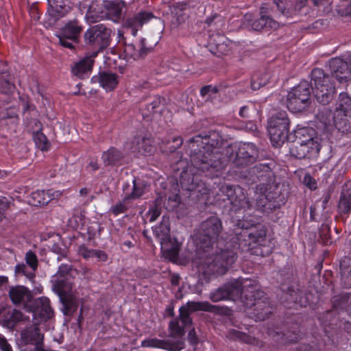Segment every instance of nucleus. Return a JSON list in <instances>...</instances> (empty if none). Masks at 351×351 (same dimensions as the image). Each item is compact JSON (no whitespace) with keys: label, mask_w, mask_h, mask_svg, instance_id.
I'll list each match as a JSON object with an SVG mask.
<instances>
[{"label":"nucleus","mask_w":351,"mask_h":351,"mask_svg":"<svg viewBox=\"0 0 351 351\" xmlns=\"http://www.w3.org/2000/svg\"><path fill=\"white\" fill-rule=\"evenodd\" d=\"M53 288L56 289L60 296L64 306V313L72 315L75 313L78 307L77 300L73 295L66 293L71 289V287L62 279H58L54 280Z\"/></svg>","instance_id":"obj_14"},{"label":"nucleus","mask_w":351,"mask_h":351,"mask_svg":"<svg viewBox=\"0 0 351 351\" xmlns=\"http://www.w3.org/2000/svg\"><path fill=\"white\" fill-rule=\"evenodd\" d=\"M289 120L285 111L273 114L267 123L270 140L274 147H280L287 138Z\"/></svg>","instance_id":"obj_9"},{"label":"nucleus","mask_w":351,"mask_h":351,"mask_svg":"<svg viewBox=\"0 0 351 351\" xmlns=\"http://www.w3.org/2000/svg\"><path fill=\"white\" fill-rule=\"evenodd\" d=\"M315 6H319L327 0H311ZM336 4V10L341 16H351V0H332Z\"/></svg>","instance_id":"obj_32"},{"label":"nucleus","mask_w":351,"mask_h":351,"mask_svg":"<svg viewBox=\"0 0 351 351\" xmlns=\"http://www.w3.org/2000/svg\"><path fill=\"white\" fill-rule=\"evenodd\" d=\"M147 215L149 217V221L153 222L156 221L160 216V210L158 208L154 206L149 209V210L147 213Z\"/></svg>","instance_id":"obj_54"},{"label":"nucleus","mask_w":351,"mask_h":351,"mask_svg":"<svg viewBox=\"0 0 351 351\" xmlns=\"http://www.w3.org/2000/svg\"><path fill=\"white\" fill-rule=\"evenodd\" d=\"M239 115L244 118L250 117L248 106H242L239 110Z\"/></svg>","instance_id":"obj_61"},{"label":"nucleus","mask_w":351,"mask_h":351,"mask_svg":"<svg viewBox=\"0 0 351 351\" xmlns=\"http://www.w3.org/2000/svg\"><path fill=\"white\" fill-rule=\"evenodd\" d=\"M221 142V136L215 131H209L206 134H199L189 140V143L204 145L202 149L191 154V162L195 169L205 173L206 176H219L226 166V160L218 148Z\"/></svg>","instance_id":"obj_2"},{"label":"nucleus","mask_w":351,"mask_h":351,"mask_svg":"<svg viewBox=\"0 0 351 351\" xmlns=\"http://www.w3.org/2000/svg\"><path fill=\"white\" fill-rule=\"evenodd\" d=\"M273 2L281 14L288 18L296 14L304 8L307 0H296L294 6L290 3V0H273Z\"/></svg>","instance_id":"obj_21"},{"label":"nucleus","mask_w":351,"mask_h":351,"mask_svg":"<svg viewBox=\"0 0 351 351\" xmlns=\"http://www.w3.org/2000/svg\"><path fill=\"white\" fill-rule=\"evenodd\" d=\"M311 86L319 103L326 105L333 99L335 86L323 69L316 68L311 71Z\"/></svg>","instance_id":"obj_8"},{"label":"nucleus","mask_w":351,"mask_h":351,"mask_svg":"<svg viewBox=\"0 0 351 351\" xmlns=\"http://www.w3.org/2000/svg\"><path fill=\"white\" fill-rule=\"evenodd\" d=\"M130 201V199H125V196L121 202H117L111 207L110 212L114 215L125 213L129 208L128 204Z\"/></svg>","instance_id":"obj_44"},{"label":"nucleus","mask_w":351,"mask_h":351,"mask_svg":"<svg viewBox=\"0 0 351 351\" xmlns=\"http://www.w3.org/2000/svg\"><path fill=\"white\" fill-rule=\"evenodd\" d=\"M22 338L25 343L35 345L38 348L43 341V335L37 326L30 327L22 333Z\"/></svg>","instance_id":"obj_28"},{"label":"nucleus","mask_w":351,"mask_h":351,"mask_svg":"<svg viewBox=\"0 0 351 351\" xmlns=\"http://www.w3.org/2000/svg\"><path fill=\"white\" fill-rule=\"evenodd\" d=\"M82 28L79 25L78 22L75 20L68 23L62 29L60 36L69 38L70 40L77 41L78 36Z\"/></svg>","instance_id":"obj_33"},{"label":"nucleus","mask_w":351,"mask_h":351,"mask_svg":"<svg viewBox=\"0 0 351 351\" xmlns=\"http://www.w3.org/2000/svg\"><path fill=\"white\" fill-rule=\"evenodd\" d=\"M262 86V84L257 83L254 79L252 80L251 83V87L253 90H258L260 88V87Z\"/></svg>","instance_id":"obj_64"},{"label":"nucleus","mask_w":351,"mask_h":351,"mask_svg":"<svg viewBox=\"0 0 351 351\" xmlns=\"http://www.w3.org/2000/svg\"><path fill=\"white\" fill-rule=\"evenodd\" d=\"M15 89V85L12 82V77L4 62H0V91L8 95Z\"/></svg>","instance_id":"obj_24"},{"label":"nucleus","mask_w":351,"mask_h":351,"mask_svg":"<svg viewBox=\"0 0 351 351\" xmlns=\"http://www.w3.org/2000/svg\"><path fill=\"white\" fill-rule=\"evenodd\" d=\"M52 199L49 191L38 190L31 194L29 203L34 206H42L47 205Z\"/></svg>","instance_id":"obj_34"},{"label":"nucleus","mask_w":351,"mask_h":351,"mask_svg":"<svg viewBox=\"0 0 351 351\" xmlns=\"http://www.w3.org/2000/svg\"><path fill=\"white\" fill-rule=\"evenodd\" d=\"M25 263L30 267L31 271H27L25 264L19 263L16 265L14 271L16 274L25 276L29 280H33L36 276L35 272L38 269V258L34 252L31 250L27 251L25 255Z\"/></svg>","instance_id":"obj_18"},{"label":"nucleus","mask_w":351,"mask_h":351,"mask_svg":"<svg viewBox=\"0 0 351 351\" xmlns=\"http://www.w3.org/2000/svg\"><path fill=\"white\" fill-rule=\"evenodd\" d=\"M152 230L154 236L157 239L161 241L166 239L169 237L170 232V224L169 219L163 217L160 224L154 226Z\"/></svg>","instance_id":"obj_36"},{"label":"nucleus","mask_w":351,"mask_h":351,"mask_svg":"<svg viewBox=\"0 0 351 351\" xmlns=\"http://www.w3.org/2000/svg\"><path fill=\"white\" fill-rule=\"evenodd\" d=\"M79 253L84 258L94 257L95 250H89L85 246H81L79 249Z\"/></svg>","instance_id":"obj_55"},{"label":"nucleus","mask_w":351,"mask_h":351,"mask_svg":"<svg viewBox=\"0 0 351 351\" xmlns=\"http://www.w3.org/2000/svg\"><path fill=\"white\" fill-rule=\"evenodd\" d=\"M257 156V149L253 143L241 145L233 162L235 166L243 167L252 163Z\"/></svg>","instance_id":"obj_17"},{"label":"nucleus","mask_w":351,"mask_h":351,"mask_svg":"<svg viewBox=\"0 0 351 351\" xmlns=\"http://www.w3.org/2000/svg\"><path fill=\"white\" fill-rule=\"evenodd\" d=\"M237 243L232 242L236 246V251L241 248L242 251L250 252L255 255H263L261 247L266 243V230L261 223L252 224L250 226L242 225L239 232H236Z\"/></svg>","instance_id":"obj_5"},{"label":"nucleus","mask_w":351,"mask_h":351,"mask_svg":"<svg viewBox=\"0 0 351 351\" xmlns=\"http://www.w3.org/2000/svg\"><path fill=\"white\" fill-rule=\"evenodd\" d=\"M178 252L179 249L178 245H176L173 247L171 249L165 251L167 256H168L172 261H174L178 258Z\"/></svg>","instance_id":"obj_56"},{"label":"nucleus","mask_w":351,"mask_h":351,"mask_svg":"<svg viewBox=\"0 0 351 351\" xmlns=\"http://www.w3.org/2000/svg\"><path fill=\"white\" fill-rule=\"evenodd\" d=\"M124 159V154L114 147H110L108 150L104 152L101 155V160L104 166L114 167L120 166Z\"/></svg>","instance_id":"obj_23"},{"label":"nucleus","mask_w":351,"mask_h":351,"mask_svg":"<svg viewBox=\"0 0 351 351\" xmlns=\"http://www.w3.org/2000/svg\"><path fill=\"white\" fill-rule=\"evenodd\" d=\"M249 294H246L247 307L252 310V317L256 321H263L267 319L272 312V307L263 291L257 285H250L247 289Z\"/></svg>","instance_id":"obj_7"},{"label":"nucleus","mask_w":351,"mask_h":351,"mask_svg":"<svg viewBox=\"0 0 351 351\" xmlns=\"http://www.w3.org/2000/svg\"><path fill=\"white\" fill-rule=\"evenodd\" d=\"M259 14L260 16L257 19L251 14H246L244 16V21L247 26L253 30H276L282 24L281 21H277L271 17L268 8L265 7H261Z\"/></svg>","instance_id":"obj_12"},{"label":"nucleus","mask_w":351,"mask_h":351,"mask_svg":"<svg viewBox=\"0 0 351 351\" xmlns=\"http://www.w3.org/2000/svg\"><path fill=\"white\" fill-rule=\"evenodd\" d=\"M329 67L332 77L339 82H347L351 77V66L340 58H332Z\"/></svg>","instance_id":"obj_15"},{"label":"nucleus","mask_w":351,"mask_h":351,"mask_svg":"<svg viewBox=\"0 0 351 351\" xmlns=\"http://www.w3.org/2000/svg\"><path fill=\"white\" fill-rule=\"evenodd\" d=\"M154 17V16L151 12H140L124 21L123 27L125 32L118 31V43L124 45L123 52L128 60H135L143 58L152 51L154 45H147L145 38H141L137 47L133 43H128L124 34L130 33L133 36H136L137 32L141 29L143 25Z\"/></svg>","instance_id":"obj_4"},{"label":"nucleus","mask_w":351,"mask_h":351,"mask_svg":"<svg viewBox=\"0 0 351 351\" xmlns=\"http://www.w3.org/2000/svg\"><path fill=\"white\" fill-rule=\"evenodd\" d=\"M8 294L11 301L14 304H26L33 300V295L30 290L23 285L11 287Z\"/></svg>","instance_id":"obj_20"},{"label":"nucleus","mask_w":351,"mask_h":351,"mask_svg":"<svg viewBox=\"0 0 351 351\" xmlns=\"http://www.w3.org/2000/svg\"><path fill=\"white\" fill-rule=\"evenodd\" d=\"M180 277L178 275H172L171 277V283L173 286H176L179 284Z\"/></svg>","instance_id":"obj_63"},{"label":"nucleus","mask_w":351,"mask_h":351,"mask_svg":"<svg viewBox=\"0 0 351 351\" xmlns=\"http://www.w3.org/2000/svg\"><path fill=\"white\" fill-rule=\"evenodd\" d=\"M27 128L29 131H32V135L34 132L42 131L43 125L41 122L37 119H33L27 123Z\"/></svg>","instance_id":"obj_47"},{"label":"nucleus","mask_w":351,"mask_h":351,"mask_svg":"<svg viewBox=\"0 0 351 351\" xmlns=\"http://www.w3.org/2000/svg\"><path fill=\"white\" fill-rule=\"evenodd\" d=\"M23 318V313L16 309L8 308L3 315V322L7 327H13Z\"/></svg>","instance_id":"obj_35"},{"label":"nucleus","mask_w":351,"mask_h":351,"mask_svg":"<svg viewBox=\"0 0 351 351\" xmlns=\"http://www.w3.org/2000/svg\"><path fill=\"white\" fill-rule=\"evenodd\" d=\"M52 251L58 254L57 260L61 261L63 258H66L67 256V252L65 248H61L57 245H54L52 247Z\"/></svg>","instance_id":"obj_53"},{"label":"nucleus","mask_w":351,"mask_h":351,"mask_svg":"<svg viewBox=\"0 0 351 351\" xmlns=\"http://www.w3.org/2000/svg\"><path fill=\"white\" fill-rule=\"evenodd\" d=\"M303 183L311 190H315L317 187L316 180L310 174H306L304 176Z\"/></svg>","instance_id":"obj_50"},{"label":"nucleus","mask_w":351,"mask_h":351,"mask_svg":"<svg viewBox=\"0 0 351 351\" xmlns=\"http://www.w3.org/2000/svg\"><path fill=\"white\" fill-rule=\"evenodd\" d=\"M143 347L160 348L170 351H176L178 346L168 341L158 339L156 338H148L143 340L141 343Z\"/></svg>","instance_id":"obj_30"},{"label":"nucleus","mask_w":351,"mask_h":351,"mask_svg":"<svg viewBox=\"0 0 351 351\" xmlns=\"http://www.w3.org/2000/svg\"><path fill=\"white\" fill-rule=\"evenodd\" d=\"M33 311L45 319H49L53 315L50 301L46 297H40L34 300Z\"/></svg>","instance_id":"obj_26"},{"label":"nucleus","mask_w":351,"mask_h":351,"mask_svg":"<svg viewBox=\"0 0 351 351\" xmlns=\"http://www.w3.org/2000/svg\"><path fill=\"white\" fill-rule=\"evenodd\" d=\"M189 340L193 344H195L197 342V338L195 336V330L194 329L191 330L189 332Z\"/></svg>","instance_id":"obj_62"},{"label":"nucleus","mask_w":351,"mask_h":351,"mask_svg":"<svg viewBox=\"0 0 351 351\" xmlns=\"http://www.w3.org/2000/svg\"><path fill=\"white\" fill-rule=\"evenodd\" d=\"M96 256L102 261H106L108 258L107 254L101 250H95L94 253V257Z\"/></svg>","instance_id":"obj_60"},{"label":"nucleus","mask_w":351,"mask_h":351,"mask_svg":"<svg viewBox=\"0 0 351 351\" xmlns=\"http://www.w3.org/2000/svg\"><path fill=\"white\" fill-rule=\"evenodd\" d=\"M0 348L3 351H12V348L7 342L5 338L0 335Z\"/></svg>","instance_id":"obj_59"},{"label":"nucleus","mask_w":351,"mask_h":351,"mask_svg":"<svg viewBox=\"0 0 351 351\" xmlns=\"http://www.w3.org/2000/svg\"><path fill=\"white\" fill-rule=\"evenodd\" d=\"M112 31L104 24L91 26L84 33V40L88 46L102 50L110 45Z\"/></svg>","instance_id":"obj_11"},{"label":"nucleus","mask_w":351,"mask_h":351,"mask_svg":"<svg viewBox=\"0 0 351 351\" xmlns=\"http://www.w3.org/2000/svg\"><path fill=\"white\" fill-rule=\"evenodd\" d=\"M221 191L227 197L232 205V209L237 212L242 208H250L251 205L250 201L246 197L245 190L239 186H232L231 185H223Z\"/></svg>","instance_id":"obj_13"},{"label":"nucleus","mask_w":351,"mask_h":351,"mask_svg":"<svg viewBox=\"0 0 351 351\" xmlns=\"http://www.w3.org/2000/svg\"><path fill=\"white\" fill-rule=\"evenodd\" d=\"M93 82H99V85L106 91L114 90L119 82V75L112 72H100L97 76L92 78Z\"/></svg>","instance_id":"obj_22"},{"label":"nucleus","mask_w":351,"mask_h":351,"mask_svg":"<svg viewBox=\"0 0 351 351\" xmlns=\"http://www.w3.org/2000/svg\"><path fill=\"white\" fill-rule=\"evenodd\" d=\"M253 173L263 182L256 188V206L263 212H267L279 206L283 199L280 197L279 184L276 182L275 176L269 164H258L252 168Z\"/></svg>","instance_id":"obj_3"},{"label":"nucleus","mask_w":351,"mask_h":351,"mask_svg":"<svg viewBox=\"0 0 351 351\" xmlns=\"http://www.w3.org/2000/svg\"><path fill=\"white\" fill-rule=\"evenodd\" d=\"M84 215L81 210H77L69 219L70 223L74 228H77L80 225L84 224Z\"/></svg>","instance_id":"obj_46"},{"label":"nucleus","mask_w":351,"mask_h":351,"mask_svg":"<svg viewBox=\"0 0 351 351\" xmlns=\"http://www.w3.org/2000/svg\"><path fill=\"white\" fill-rule=\"evenodd\" d=\"M219 90L217 86H213L212 85H206L203 86L199 91L200 95L202 97H204L206 96H208L209 97L213 94H216L218 93Z\"/></svg>","instance_id":"obj_48"},{"label":"nucleus","mask_w":351,"mask_h":351,"mask_svg":"<svg viewBox=\"0 0 351 351\" xmlns=\"http://www.w3.org/2000/svg\"><path fill=\"white\" fill-rule=\"evenodd\" d=\"M58 42L59 43L64 47L68 48L69 49H74V43H77V41H73L69 40V38H66V37L62 36H58Z\"/></svg>","instance_id":"obj_51"},{"label":"nucleus","mask_w":351,"mask_h":351,"mask_svg":"<svg viewBox=\"0 0 351 351\" xmlns=\"http://www.w3.org/2000/svg\"><path fill=\"white\" fill-rule=\"evenodd\" d=\"M145 106L141 109L144 119L149 118L155 113L160 111V107L165 99L161 97H155L149 99Z\"/></svg>","instance_id":"obj_31"},{"label":"nucleus","mask_w":351,"mask_h":351,"mask_svg":"<svg viewBox=\"0 0 351 351\" xmlns=\"http://www.w3.org/2000/svg\"><path fill=\"white\" fill-rule=\"evenodd\" d=\"M94 64L93 57H85L76 62L72 67V73L79 77L84 78L92 70Z\"/></svg>","instance_id":"obj_27"},{"label":"nucleus","mask_w":351,"mask_h":351,"mask_svg":"<svg viewBox=\"0 0 351 351\" xmlns=\"http://www.w3.org/2000/svg\"><path fill=\"white\" fill-rule=\"evenodd\" d=\"M301 142L304 151L305 150V152H306L305 153L306 158L315 157L318 154L321 147L317 138H309L308 140Z\"/></svg>","instance_id":"obj_37"},{"label":"nucleus","mask_w":351,"mask_h":351,"mask_svg":"<svg viewBox=\"0 0 351 351\" xmlns=\"http://www.w3.org/2000/svg\"><path fill=\"white\" fill-rule=\"evenodd\" d=\"M70 270H71V266L69 265L62 264L59 267V269H58V271L57 273L60 276V278H57L56 280L62 279L65 282L64 279L63 278V276L65 274H67ZM54 280H56V279L53 280V283L54 282Z\"/></svg>","instance_id":"obj_52"},{"label":"nucleus","mask_w":351,"mask_h":351,"mask_svg":"<svg viewBox=\"0 0 351 351\" xmlns=\"http://www.w3.org/2000/svg\"><path fill=\"white\" fill-rule=\"evenodd\" d=\"M132 143V152L141 155L151 154L154 150L152 140L149 138L137 136L134 138Z\"/></svg>","instance_id":"obj_25"},{"label":"nucleus","mask_w":351,"mask_h":351,"mask_svg":"<svg viewBox=\"0 0 351 351\" xmlns=\"http://www.w3.org/2000/svg\"><path fill=\"white\" fill-rule=\"evenodd\" d=\"M10 206L8 199L3 196H0V221L5 218V211Z\"/></svg>","instance_id":"obj_49"},{"label":"nucleus","mask_w":351,"mask_h":351,"mask_svg":"<svg viewBox=\"0 0 351 351\" xmlns=\"http://www.w3.org/2000/svg\"><path fill=\"white\" fill-rule=\"evenodd\" d=\"M222 230L221 221L215 216L202 221L198 229L197 237L202 250L198 270L207 278L225 274L237 258V247L232 241L219 240Z\"/></svg>","instance_id":"obj_1"},{"label":"nucleus","mask_w":351,"mask_h":351,"mask_svg":"<svg viewBox=\"0 0 351 351\" xmlns=\"http://www.w3.org/2000/svg\"><path fill=\"white\" fill-rule=\"evenodd\" d=\"M351 113V97L347 93H341L339 95V101L335 113Z\"/></svg>","instance_id":"obj_40"},{"label":"nucleus","mask_w":351,"mask_h":351,"mask_svg":"<svg viewBox=\"0 0 351 351\" xmlns=\"http://www.w3.org/2000/svg\"><path fill=\"white\" fill-rule=\"evenodd\" d=\"M232 291V287L229 285H226L221 287H219L215 291L211 292L210 293L209 298L213 302H217L221 300H225L230 297Z\"/></svg>","instance_id":"obj_39"},{"label":"nucleus","mask_w":351,"mask_h":351,"mask_svg":"<svg viewBox=\"0 0 351 351\" xmlns=\"http://www.w3.org/2000/svg\"><path fill=\"white\" fill-rule=\"evenodd\" d=\"M341 281L346 289L351 288V266L341 263L340 265Z\"/></svg>","instance_id":"obj_41"},{"label":"nucleus","mask_w":351,"mask_h":351,"mask_svg":"<svg viewBox=\"0 0 351 351\" xmlns=\"http://www.w3.org/2000/svg\"><path fill=\"white\" fill-rule=\"evenodd\" d=\"M237 336L247 343L256 344L257 343V340L255 338H254L250 335H247L246 334H243V333L238 332Z\"/></svg>","instance_id":"obj_57"},{"label":"nucleus","mask_w":351,"mask_h":351,"mask_svg":"<svg viewBox=\"0 0 351 351\" xmlns=\"http://www.w3.org/2000/svg\"><path fill=\"white\" fill-rule=\"evenodd\" d=\"M334 124L343 133L351 132V113H335Z\"/></svg>","instance_id":"obj_29"},{"label":"nucleus","mask_w":351,"mask_h":351,"mask_svg":"<svg viewBox=\"0 0 351 351\" xmlns=\"http://www.w3.org/2000/svg\"><path fill=\"white\" fill-rule=\"evenodd\" d=\"M229 40L225 35L220 33H214L209 35L208 47L209 51L217 56L227 54L230 51Z\"/></svg>","instance_id":"obj_16"},{"label":"nucleus","mask_w":351,"mask_h":351,"mask_svg":"<svg viewBox=\"0 0 351 351\" xmlns=\"http://www.w3.org/2000/svg\"><path fill=\"white\" fill-rule=\"evenodd\" d=\"M36 147L42 151H47L50 147V143L47 136L41 132H34L32 135Z\"/></svg>","instance_id":"obj_42"},{"label":"nucleus","mask_w":351,"mask_h":351,"mask_svg":"<svg viewBox=\"0 0 351 351\" xmlns=\"http://www.w3.org/2000/svg\"><path fill=\"white\" fill-rule=\"evenodd\" d=\"M215 307L208 302H188L186 306L180 308L179 317L173 319L169 322V328L171 336L181 337L184 335L185 328L191 326L192 323L189 316L190 311H213Z\"/></svg>","instance_id":"obj_6"},{"label":"nucleus","mask_w":351,"mask_h":351,"mask_svg":"<svg viewBox=\"0 0 351 351\" xmlns=\"http://www.w3.org/2000/svg\"><path fill=\"white\" fill-rule=\"evenodd\" d=\"M148 186L145 182H137L136 180H133L132 191L125 195V199L134 200L141 198L147 191Z\"/></svg>","instance_id":"obj_38"},{"label":"nucleus","mask_w":351,"mask_h":351,"mask_svg":"<svg viewBox=\"0 0 351 351\" xmlns=\"http://www.w3.org/2000/svg\"><path fill=\"white\" fill-rule=\"evenodd\" d=\"M105 7L107 8L114 9L115 11V15L117 16H120L121 9L119 8V5L117 3H115L114 1H107L105 4Z\"/></svg>","instance_id":"obj_58"},{"label":"nucleus","mask_w":351,"mask_h":351,"mask_svg":"<svg viewBox=\"0 0 351 351\" xmlns=\"http://www.w3.org/2000/svg\"><path fill=\"white\" fill-rule=\"evenodd\" d=\"M339 211L341 213H349L351 210V193H342L338 205Z\"/></svg>","instance_id":"obj_43"},{"label":"nucleus","mask_w":351,"mask_h":351,"mask_svg":"<svg viewBox=\"0 0 351 351\" xmlns=\"http://www.w3.org/2000/svg\"><path fill=\"white\" fill-rule=\"evenodd\" d=\"M310 85L306 81L291 89L287 95V106L293 113L302 112L311 104Z\"/></svg>","instance_id":"obj_10"},{"label":"nucleus","mask_w":351,"mask_h":351,"mask_svg":"<svg viewBox=\"0 0 351 351\" xmlns=\"http://www.w3.org/2000/svg\"><path fill=\"white\" fill-rule=\"evenodd\" d=\"M290 152L291 155L295 156L297 158H306L305 154V150L304 151V147L302 146V142H296L294 145L291 148Z\"/></svg>","instance_id":"obj_45"},{"label":"nucleus","mask_w":351,"mask_h":351,"mask_svg":"<svg viewBox=\"0 0 351 351\" xmlns=\"http://www.w3.org/2000/svg\"><path fill=\"white\" fill-rule=\"evenodd\" d=\"M49 23L54 24L60 18L64 16L69 11L70 7L66 0H47Z\"/></svg>","instance_id":"obj_19"}]
</instances>
